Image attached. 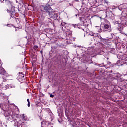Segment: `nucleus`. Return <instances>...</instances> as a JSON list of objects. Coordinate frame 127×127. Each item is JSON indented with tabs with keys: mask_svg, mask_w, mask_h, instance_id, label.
Wrapping results in <instances>:
<instances>
[{
	"mask_svg": "<svg viewBox=\"0 0 127 127\" xmlns=\"http://www.w3.org/2000/svg\"><path fill=\"white\" fill-rule=\"evenodd\" d=\"M104 29H109L110 26L108 24H105L104 26Z\"/></svg>",
	"mask_w": 127,
	"mask_h": 127,
	"instance_id": "7ed1b4c3",
	"label": "nucleus"
},
{
	"mask_svg": "<svg viewBox=\"0 0 127 127\" xmlns=\"http://www.w3.org/2000/svg\"><path fill=\"white\" fill-rule=\"evenodd\" d=\"M34 49H37V48H38V46H34Z\"/></svg>",
	"mask_w": 127,
	"mask_h": 127,
	"instance_id": "0eeeda50",
	"label": "nucleus"
},
{
	"mask_svg": "<svg viewBox=\"0 0 127 127\" xmlns=\"http://www.w3.org/2000/svg\"><path fill=\"white\" fill-rule=\"evenodd\" d=\"M62 24H63V23H61V25H62Z\"/></svg>",
	"mask_w": 127,
	"mask_h": 127,
	"instance_id": "1a4fd4ad",
	"label": "nucleus"
},
{
	"mask_svg": "<svg viewBox=\"0 0 127 127\" xmlns=\"http://www.w3.org/2000/svg\"><path fill=\"white\" fill-rule=\"evenodd\" d=\"M22 127H23V126H22Z\"/></svg>",
	"mask_w": 127,
	"mask_h": 127,
	"instance_id": "9b49d317",
	"label": "nucleus"
},
{
	"mask_svg": "<svg viewBox=\"0 0 127 127\" xmlns=\"http://www.w3.org/2000/svg\"><path fill=\"white\" fill-rule=\"evenodd\" d=\"M6 4H11V2H10V1H9V0H6Z\"/></svg>",
	"mask_w": 127,
	"mask_h": 127,
	"instance_id": "39448f33",
	"label": "nucleus"
},
{
	"mask_svg": "<svg viewBox=\"0 0 127 127\" xmlns=\"http://www.w3.org/2000/svg\"><path fill=\"white\" fill-rule=\"evenodd\" d=\"M44 10L48 14L50 17H53L54 11H53V9H51L50 5L46 4L45 6L44 7Z\"/></svg>",
	"mask_w": 127,
	"mask_h": 127,
	"instance_id": "f257e3e1",
	"label": "nucleus"
},
{
	"mask_svg": "<svg viewBox=\"0 0 127 127\" xmlns=\"http://www.w3.org/2000/svg\"><path fill=\"white\" fill-rule=\"evenodd\" d=\"M27 101L28 102V107H30V102H29V99H27Z\"/></svg>",
	"mask_w": 127,
	"mask_h": 127,
	"instance_id": "20e7f679",
	"label": "nucleus"
},
{
	"mask_svg": "<svg viewBox=\"0 0 127 127\" xmlns=\"http://www.w3.org/2000/svg\"><path fill=\"white\" fill-rule=\"evenodd\" d=\"M0 75H4L5 74V70L1 67H0Z\"/></svg>",
	"mask_w": 127,
	"mask_h": 127,
	"instance_id": "f03ea898",
	"label": "nucleus"
},
{
	"mask_svg": "<svg viewBox=\"0 0 127 127\" xmlns=\"http://www.w3.org/2000/svg\"><path fill=\"white\" fill-rule=\"evenodd\" d=\"M24 76H23V78H24Z\"/></svg>",
	"mask_w": 127,
	"mask_h": 127,
	"instance_id": "9d476101",
	"label": "nucleus"
},
{
	"mask_svg": "<svg viewBox=\"0 0 127 127\" xmlns=\"http://www.w3.org/2000/svg\"><path fill=\"white\" fill-rule=\"evenodd\" d=\"M118 30H119V31H122V30H123V26H121V27H119Z\"/></svg>",
	"mask_w": 127,
	"mask_h": 127,
	"instance_id": "423d86ee",
	"label": "nucleus"
},
{
	"mask_svg": "<svg viewBox=\"0 0 127 127\" xmlns=\"http://www.w3.org/2000/svg\"><path fill=\"white\" fill-rule=\"evenodd\" d=\"M50 96L51 98H53V97H54V95L51 94Z\"/></svg>",
	"mask_w": 127,
	"mask_h": 127,
	"instance_id": "6e6552de",
	"label": "nucleus"
}]
</instances>
